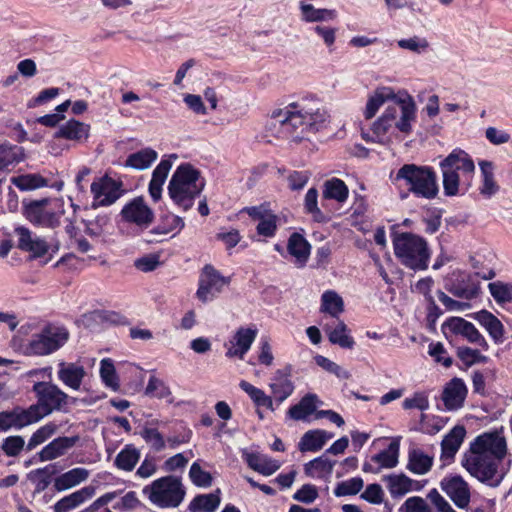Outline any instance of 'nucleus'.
Returning <instances> with one entry per match:
<instances>
[{"label":"nucleus","instance_id":"62","mask_svg":"<svg viewBox=\"0 0 512 512\" xmlns=\"http://www.w3.org/2000/svg\"><path fill=\"white\" fill-rule=\"evenodd\" d=\"M189 476L192 482L201 487H209L212 483V477L209 472L202 470L198 463H193L190 467Z\"/></svg>","mask_w":512,"mask_h":512},{"label":"nucleus","instance_id":"6","mask_svg":"<svg viewBox=\"0 0 512 512\" xmlns=\"http://www.w3.org/2000/svg\"><path fill=\"white\" fill-rule=\"evenodd\" d=\"M394 180L407 187V192L401 193V199H406L408 193L419 198L433 199L439 192L436 173L428 166L405 164L398 169Z\"/></svg>","mask_w":512,"mask_h":512},{"label":"nucleus","instance_id":"25","mask_svg":"<svg viewBox=\"0 0 512 512\" xmlns=\"http://www.w3.org/2000/svg\"><path fill=\"white\" fill-rule=\"evenodd\" d=\"M35 423L28 409L0 412V432L11 428L21 429Z\"/></svg>","mask_w":512,"mask_h":512},{"label":"nucleus","instance_id":"11","mask_svg":"<svg viewBox=\"0 0 512 512\" xmlns=\"http://www.w3.org/2000/svg\"><path fill=\"white\" fill-rule=\"evenodd\" d=\"M494 276L495 273L492 270L487 273L455 271L447 281L446 289L457 298L472 300L480 293V279L489 280Z\"/></svg>","mask_w":512,"mask_h":512},{"label":"nucleus","instance_id":"61","mask_svg":"<svg viewBox=\"0 0 512 512\" xmlns=\"http://www.w3.org/2000/svg\"><path fill=\"white\" fill-rule=\"evenodd\" d=\"M489 291L496 302L505 303L512 301V289L501 282H493L488 285Z\"/></svg>","mask_w":512,"mask_h":512},{"label":"nucleus","instance_id":"58","mask_svg":"<svg viewBox=\"0 0 512 512\" xmlns=\"http://www.w3.org/2000/svg\"><path fill=\"white\" fill-rule=\"evenodd\" d=\"M145 394L163 399L170 396L171 391L164 381L155 376H151L146 386Z\"/></svg>","mask_w":512,"mask_h":512},{"label":"nucleus","instance_id":"45","mask_svg":"<svg viewBox=\"0 0 512 512\" xmlns=\"http://www.w3.org/2000/svg\"><path fill=\"white\" fill-rule=\"evenodd\" d=\"M348 194V187L341 179L332 178L325 181L323 185V197L325 199H333L342 203L347 200Z\"/></svg>","mask_w":512,"mask_h":512},{"label":"nucleus","instance_id":"15","mask_svg":"<svg viewBox=\"0 0 512 512\" xmlns=\"http://www.w3.org/2000/svg\"><path fill=\"white\" fill-rule=\"evenodd\" d=\"M440 486L457 508H468L471 499L470 487L461 476L445 477Z\"/></svg>","mask_w":512,"mask_h":512},{"label":"nucleus","instance_id":"9","mask_svg":"<svg viewBox=\"0 0 512 512\" xmlns=\"http://www.w3.org/2000/svg\"><path fill=\"white\" fill-rule=\"evenodd\" d=\"M142 493L147 499L159 508L178 507L185 497V489L181 480L169 475L154 480L146 485Z\"/></svg>","mask_w":512,"mask_h":512},{"label":"nucleus","instance_id":"32","mask_svg":"<svg viewBox=\"0 0 512 512\" xmlns=\"http://www.w3.org/2000/svg\"><path fill=\"white\" fill-rule=\"evenodd\" d=\"M334 437V434L325 430H309L300 439L298 448L301 452H316L323 448L327 440Z\"/></svg>","mask_w":512,"mask_h":512},{"label":"nucleus","instance_id":"1","mask_svg":"<svg viewBox=\"0 0 512 512\" xmlns=\"http://www.w3.org/2000/svg\"><path fill=\"white\" fill-rule=\"evenodd\" d=\"M328 118L321 102L309 96L273 110L269 127L277 137L297 141L305 138L307 133L319 131Z\"/></svg>","mask_w":512,"mask_h":512},{"label":"nucleus","instance_id":"8","mask_svg":"<svg viewBox=\"0 0 512 512\" xmlns=\"http://www.w3.org/2000/svg\"><path fill=\"white\" fill-rule=\"evenodd\" d=\"M32 391L37 401L27 409L35 423L55 411H62L68 404V394L51 382H36Z\"/></svg>","mask_w":512,"mask_h":512},{"label":"nucleus","instance_id":"51","mask_svg":"<svg viewBox=\"0 0 512 512\" xmlns=\"http://www.w3.org/2000/svg\"><path fill=\"white\" fill-rule=\"evenodd\" d=\"M11 182L22 191L33 190L47 186V180L39 174H27L13 177Z\"/></svg>","mask_w":512,"mask_h":512},{"label":"nucleus","instance_id":"19","mask_svg":"<svg viewBox=\"0 0 512 512\" xmlns=\"http://www.w3.org/2000/svg\"><path fill=\"white\" fill-rule=\"evenodd\" d=\"M58 379L68 388L78 391L86 376L85 368L74 362H60L58 364Z\"/></svg>","mask_w":512,"mask_h":512},{"label":"nucleus","instance_id":"48","mask_svg":"<svg viewBox=\"0 0 512 512\" xmlns=\"http://www.w3.org/2000/svg\"><path fill=\"white\" fill-rule=\"evenodd\" d=\"M220 504V497L216 493L196 496L189 504V511L215 512Z\"/></svg>","mask_w":512,"mask_h":512},{"label":"nucleus","instance_id":"13","mask_svg":"<svg viewBox=\"0 0 512 512\" xmlns=\"http://www.w3.org/2000/svg\"><path fill=\"white\" fill-rule=\"evenodd\" d=\"M230 284V278L223 276L214 266L206 264L200 273L197 298L203 303L212 301Z\"/></svg>","mask_w":512,"mask_h":512},{"label":"nucleus","instance_id":"27","mask_svg":"<svg viewBox=\"0 0 512 512\" xmlns=\"http://www.w3.org/2000/svg\"><path fill=\"white\" fill-rule=\"evenodd\" d=\"M396 94L391 87H378L372 94L369 95L366 107L364 110V116L366 119L373 118L380 107L388 100H397Z\"/></svg>","mask_w":512,"mask_h":512},{"label":"nucleus","instance_id":"31","mask_svg":"<svg viewBox=\"0 0 512 512\" xmlns=\"http://www.w3.org/2000/svg\"><path fill=\"white\" fill-rule=\"evenodd\" d=\"M324 331L327 333L329 341L332 344H337L342 348L348 349H351L355 344L353 338L349 335L347 325L339 318L336 319L334 325L325 324Z\"/></svg>","mask_w":512,"mask_h":512},{"label":"nucleus","instance_id":"5","mask_svg":"<svg viewBox=\"0 0 512 512\" xmlns=\"http://www.w3.org/2000/svg\"><path fill=\"white\" fill-rule=\"evenodd\" d=\"M204 186L200 172L190 164H182L177 167L169 181L168 194L179 208L187 211L194 205V199Z\"/></svg>","mask_w":512,"mask_h":512},{"label":"nucleus","instance_id":"47","mask_svg":"<svg viewBox=\"0 0 512 512\" xmlns=\"http://www.w3.org/2000/svg\"><path fill=\"white\" fill-rule=\"evenodd\" d=\"M239 387L249 395L251 400L258 407H265L270 411L275 410L273 398L271 396L266 395V393L263 390L255 387L254 385L245 380H242L239 383Z\"/></svg>","mask_w":512,"mask_h":512},{"label":"nucleus","instance_id":"46","mask_svg":"<svg viewBox=\"0 0 512 512\" xmlns=\"http://www.w3.org/2000/svg\"><path fill=\"white\" fill-rule=\"evenodd\" d=\"M384 481L392 497L403 496L413 489L414 481L404 474L385 476Z\"/></svg>","mask_w":512,"mask_h":512},{"label":"nucleus","instance_id":"28","mask_svg":"<svg viewBox=\"0 0 512 512\" xmlns=\"http://www.w3.org/2000/svg\"><path fill=\"white\" fill-rule=\"evenodd\" d=\"M310 244L303 235L294 232L290 235L287 244L288 253L295 258V264L303 267L310 255Z\"/></svg>","mask_w":512,"mask_h":512},{"label":"nucleus","instance_id":"14","mask_svg":"<svg viewBox=\"0 0 512 512\" xmlns=\"http://www.w3.org/2000/svg\"><path fill=\"white\" fill-rule=\"evenodd\" d=\"M121 217L123 221L144 230L153 223L154 212L142 197H136L124 205Z\"/></svg>","mask_w":512,"mask_h":512},{"label":"nucleus","instance_id":"22","mask_svg":"<svg viewBox=\"0 0 512 512\" xmlns=\"http://www.w3.org/2000/svg\"><path fill=\"white\" fill-rule=\"evenodd\" d=\"M467 395L465 383L460 378H453L445 386L442 400L447 410H457L464 404Z\"/></svg>","mask_w":512,"mask_h":512},{"label":"nucleus","instance_id":"7","mask_svg":"<svg viewBox=\"0 0 512 512\" xmlns=\"http://www.w3.org/2000/svg\"><path fill=\"white\" fill-rule=\"evenodd\" d=\"M393 247L396 258L405 267L414 271L428 268L431 252L424 238L403 232L394 237Z\"/></svg>","mask_w":512,"mask_h":512},{"label":"nucleus","instance_id":"30","mask_svg":"<svg viewBox=\"0 0 512 512\" xmlns=\"http://www.w3.org/2000/svg\"><path fill=\"white\" fill-rule=\"evenodd\" d=\"M319 399L316 394H306L301 400L291 406L287 412L288 416L296 421H306L309 416L317 410Z\"/></svg>","mask_w":512,"mask_h":512},{"label":"nucleus","instance_id":"36","mask_svg":"<svg viewBox=\"0 0 512 512\" xmlns=\"http://www.w3.org/2000/svg\"><path fill=\"white\" fill-rule=\"evenodd\" d=\"M433 457L419 448H412L408 453L407 469L414 474L424 475L431 470Z\"/></svg>","mask_w":512,"mask_h":512},{"label":"nucleus","instance_id":"24","mask_svg":"<svg viewBox=\"0 0 512 512\" xmlns=\"http://www.w3.org/2000/svg\"><path fill=\"white\" fill-rule=\"evenodd\" d=\"M466 435L463 426H455L444 436L441 442V459L444 461L452 460L461 447Z\"/></svg>","mask_w":512,"mask_h":512},{"label":"nucleus","instance_id":"39","mask_svg":"<svg viewBox=\"0 0 512 512\" xmlns=\"http://www.w3.org/2000/svg\"><path fill=\"white\" fill-rule=\"evenodd\" d=\"M24 157L22 147L8 143L0 144V173L8 171L10 166L23 161Z\"/></svg>","mask_w":512,"mask_h":512},{"label":"nucleus","instance_id":"17","mask_svg":"<svg viewBox=\"0 0 512 512\" xmlns=\"http://www.w3.org/2000/svg\"><path fill=\"white\" fill-rule=\"evenodd\" d=\"M444 327L449 329L453 334L462 336L468 342L481 347L485 351L489 348L487 341L474 324L463 318L451 317L444 323Z\"/></svg>","mask_w":512,"mask_h":512},{"label":"nucleus","instance_id":"57","mask_svg":"<svg viewBox=\"0 0 512 512\" xmlns=\"http://www.w3.org/2000/svg\"><path fill=\"white\" fill-rule=\"evenodd\" d=\"M25 447V440L22 436L14 435L5 438L1 449L8 457H17Z\"/></svg>","mask_w":512,"mask_h":512},{"label":"nucleus","instance_id":"54","mask_svg":"<svg viewBox=\"0 0 512 512\" xmlns=\"http://www.w3.org/2000/svg\"><path fill=\"white\" fill-rule=\"evenodd\" d=\"M100 376L107 387H110L113 391L119 389L116 370L110 359H103L101 361Z\"/></svg>","mask_w":512,"mask_h":512},{"label":"nucleus","instance_id":"60","mask_svg":"<svg viewBox=\"0 0 512 512\" xmlns=\"http://www.w3.org/2000/svg\"><path fill=\"white\" fill-rule=\"evenodd\" d=\"M141 436L154 451L160 452L165 448V440L157 429L144 428L141 432Z\"/></svg>","mask_w":512,"mask_h":512},{"label":"nucleus","instance_id":"34","mask_svg":"<svg viewBox=\"0 0 512 512\" xmlns=\"http://www.w3.org/2000/svg\"><path fill=\"white\" fill-rule=\"evenodd\" d=\"M246 462L251 469L264 476L274 474L281 467L278 460L259 453L247 454Z\"/></svg>","mask_w":512,"mask_h":512},{"label":"nucleus","instance_id":"21","mask_svg":"<svg viewBox=\"0 0 512 512\" xmlns=\"http://www.w3.org/2000/svg\"><path fill=\"white\" fill-rule=\"evenodd\" d=\"M79 441V436H63L52 440L37 455L41 462L51 461L64 456Z\"/></svg>","mask_w":512,"mask_h":512},{"label":"nucleus","instance_id":"52","mask_svg":"<svg viewBox=\"0 0 512 512\" xmlns=\"http://www.w3.org/2000/svg\"><path fill=\"white\" fill-rule=\"evenodd\" d=\"M57 431V425L50 422L38 428L30 437L26 449L32 451L37 446L52 437Z\"/></svg>","mask_w":512,"mask_h":512},{"label":"nucleus","instance_id":"16","mask_svg":"<svg viewBox=\"0 0 512 512\" xmlns=\"http://www.w3.org/2000/svg\"><path fill=\"white\" fill-rule=\"evenodd\" d=\"M121 187V182L104 176L91 184V193L98 205L108 206L120 198L122 193Z\"/></svg>","mask_w":512,"mask_h":512},{"label":"nucleus","instance_id":"10","mask_svg":"<svg viewBox=\"0 0 512 512\" xmlns=\"http://www.w3.org/2000/svg\"><path fill=\"white\" fill-rule=\"evenodd\" d=\"M69 338L65 327L46 325L40 332L34 333L27 345L25 354L29 356H46L60 349Z\"/></svg>","mask_w":512,"mask_h":512},{"label":"nucleus","instance_id":"2","mask_svg":"<svg viewBox=\"0 0 512 512\" xmlns=\"http://www.w3.org/2000/svg\"><path fill=\"white\" fill-rule=\"evenodd\" d=\"M506 453V440L500 432L483 433L470 444L469 451L462 459V465L480 482L498 487L504 478L498 467Z\"/></svg>","mask_w":512,"mask_h":512},{"label":"nucleus","instance_id":"55","mask_svg":"<svg viewBox=\"0 0 512 512\" xmlns=\"http://www.w3.org/2000/svg\"><path fill=\"white\" fill-rule=\"evenodd\" d=\"M458 358L466 365L472 366L476 363H486L488 357L481 354L478 349L462 346L457 348Z\"/></svg>","mask_w":512,"mask_h":512},{"label":"nucleus","instance_id":"33","mask_svg":"<svg viewBox=\"0 0 512 512\" xmlns=\"http://www.w3.org/2000/svg\"><path fill=\"white\" fill-rule=\"evenodd\" d=\"M300 18L307 23L324 22L337 18V12L333 9L316 8L305 1L299 3Z\"/></svg>","mask_w":512,"mask_h":512},{"label":"nucleus","instance_id":"20","mask_svg":"<svg viewBox=\"0 0 512 512\" xmlns=\"http://www.w3.org/2000/svg\"><path fill=\"white\" fill-rule=\"evenodd\" d=\"M184 225L183 219L179 216L173 214L163 215L160 218L159 224L148 232L145 241L147 243L161 242L170 232L174 230L180 231Z\"/></svg>","mask_w":512,"mask_h":512},{"label":"nucleus","instance_id":"35","mask_svg":"<svg viewBox=\"0 0 512 512\" xmlns=\"http://www.w3.org/2000/svg\"><path fill=\"white\" fill-rule=\"evenodd\" d=\"M94 495V488L84 487L72 494L63 497L54 505V512H69Z\"/></svg>","mask_w":512,"mask_h":512},{"label":"nucleus","instance_id":"59","mask_svg":"<svg viewBox=\"0 0 512 512\" xmlns=\"http://www.w3.org/2000/svg\"><path fill=\"white\" fill-rule=\"evenodd\" d=\"M315 362L318 366H320L325 371L336 375L340 379H348L350 374L348 371L344 370L337 363L331 361L325 356L317 355L315 357Z\"/></svg>","mask_w":512,"mask_h":512},{"label":"nucleus","instance_id":"23","mask_svg":"<svg viewBox=\"0 0 512 512\" xmlns=\"http://www.w3.org/2000/svg\"><path fill=\"white\" fill-rule=\"evenodd\" d=\"M257 332L256 328H239L234 335L233 346L226 352V357L244 359L245 354L256 339Z\"/></svg>","mask_w":512,"mask_h":512},{"label":"nucleus","instance_id":"37","mask_svg":"<svg viewBox=\"0 0 512 512\" xmlns=\"http://www.w3.org/2000/svg\"><path fill=\"white\" fill-rule=\"evenodd\" d=\"M477 320L487 330L496 344L503 342L504 326L495 315L483 310L477 314Z\"/></svg>","mask_w":512,"mask_h":512},{"label":"nucleus","instance_id":"3","mask_svg":"<svg viewBox=\"0 0 512 512\" xmlns=\"http://www.w3.org/2000/svg\"><path fill=\"white\" fill-rule=\"evenodd\" d=\"M416 111L415 101L410 95L399 97L396 105L388 106L382 116L373 123V141L382 143L392 127L409 134L412 131V124L416 121Z\"/></svg>","mask_w":512,"mask_h":512},{"label":"nucleus","instance_id":"40","mask_svg":"<svg viewBox=\"0 0 512 512\" xmlns=\"http://www.w3.org/2000/svg\"><path fill=\"white\" fill-rule=\"evenodd\" d=\"M335 461L325 455L315 458L304 465V472L312 478H327L332 474Z\"/></svg>","mask_w":512,"mask_h":512},{"label":"nucleus","instance_id":"42","mask_svg":"<svg viewBox=\"0 0 512 512\" xmlns=\"http://www.w3.org/2000/svg\"><path fill=\"white\" fill-rule=\"evenodd\" d=\"M89 476V471L85 468H73L55 480V488L58 491L67 490L81 482L85 481Z\"/></svg>","mask_w":512,"mask_h":512},{"label":"nucleus","instance_id":"63","mask_svg":"<svg viewBox=\"0 0 512 512\" xmlns=\"http://www.w3.org/2000/svg\"><path fill=\"white\" fill-rule=\"evenodd\" d=\"M277 220V216L271 212L269 215L259 221L256 228L257 233L261 236L273 237L277 230Z\"/></svg>","mask_w":512,"mask_h":512},{"label":"nucleus","instance_id":"4","mask_svg":"<svg viewBox=\"0 0 512 512\" xmlns=\"http://www.w3.org/2000/svg\"><path fill=\"white\" fill-rule=\"evenodd\" d=\"M440 168L445 195H457L461 184L465 185L467 189L471 186L475 165L464 150H453L440 162Z\"/></svg>","mask_w":512,"mask_h":512},{"label":"nucleus","instance_id":"49","mask_svg":"<svg viewBox=\"0 0 512 512\" xmlns=\"http://www.w3.org/2000/svg\"><path fill=\"white\" fill-rule=\"evenodd\" d=\"M399 444L391 442L387 449L372 456L371 460L382 468H394L398 464Z\"/></svg>","mask_w":512,"mask_h":512},{"label":"nucleus","instance_id":"41","mask_svg":"<svg viewBox=\"0 0 512 512\" xmlns=\"http://www.w3.org/2000/svg\"><path fill=\"white\" fill-rule=\"evenodd\" d=\"M320 311L329 314L332 318L338 319L344 311L342 297L333 290L325 291L321 296Z\"/></svg>","mask_w":512,"mask_h":512},{"label":"nucleus","instance_id":"29","mask_svg":"<svg viewBox=\"0 0 512 512\" xmlns=\"http://www.w3.org/2000/svg\"><path fill=\"white\" fill-rule=\"evenodd\" d=\"M172 168L171 159H162L152 173V179L149 183V194L153 201L160 200L162 195V186Z\"/></svg>","mask_w":512,"mask_h":512},{"label":"nucleus","instance_id":"18","mask_svg":"<svg viewBox=\"0 0 512 512\" xmlns=\"http://www.w3.org/2000/svg\"><path fill=\"white\" fill-rule=\"evenodd\" d=\"M291 375L292 367L290 365L275 372L269 384L274 399L273 402L281 404L293 394L295 386L291 380Z\"/></svg>","mask_w":512,"mask_h":512},{"label":"nucleus","instance_id":"56","mask_svg":"<svg viewBox=\"0 0 512 512\" xmlns=\"http://www.w3.org/2000/svg\"><path fill=\"white\" fill-rule=\"evenodd\" d=\"M364 482L360 477H354L349 480L340 482L335 490L334 494L337 497L347 496V495H355L361 491L363 488Z\"/></svg>","mask_w":512,"mask_h":512},{"label":"nucleus","instance_id":"38","mask_svg":"<svg viewBox=\"0 0 512 512\" xmlns=\"http://www.w3.org/2000/svg\"><path fill=\"white\" fill-rule=\"evenodd\" d=\"M88 135L89 125L74 119H71L60 126L59 130L56 132V137L74 141L86 140Z\"/></svg>","mask_w":512,"mask_h":512},{"label":"nucleus","instance_id":"26","mask_svg":"<svg viewBox=\"0 0 512 512\" xmlns=\"http://www.w3.org/2000/svg\"><path fill=\"white\" fill-rule=\"evenodd\" d=\"M481 172V184L479 186V193L486 199L495 196L500 186L495 180L494 165L491 161L482 160L479 162Z\"/></svg>","mask_w":512,"mask_h":512},{"label":"nucleus","instance_id":"43","mask_svg":"<svg viewBox=\"0 0 512 512\" xmlns=\"http://www.w3.org/2000/svg\"><path fill=\"white\" fill-rule=\"evenodd\" d=\"M158 154L151 148H145L130 154L125 162V166L136 170H145L157 159Z\"/></svg>","mask_w":512,"mask_h":512},{"label":"nucleus","instance_id":"44","mask_svg":"<svg viewBox=\"0 0 512 512\" xmlns=\"http://www.w3.org/2000/svg\"><path fill=\"white\" fill-rule=\"evenodd\" d=\"M140 459V451L132 444H127L117 454L114 464L123 471H132Z\"/></svg>","mask_w":512,"mask_h":512},{"label":"nucleus","instance_id":"64","mask_svg":"<svg viewBox=\"0 0 512 512\" xmlns=\"http://www.w3.org/2000/svg\"><path fill=\"white\" fill-rule=\"evenodd\" d=\"M403 509L405 512H432L426 501L418 496L408 498L401 507Z\"/></svg>","mask_w":512,"mask_h":512},{"label":"nucleus","instance_id":"53","mask_svg":"<svg viewBox=\"0 0 512 512\" xmlns=\"http://www.w3.org/2000/svg\"><path fill=\"white\" fill-rule=\"evenodd\" d=\"M304 210L310 214L316 222H324L325 216L318 207V191L316 188H310L304 198Z\"/></svg>","mask_w":512,"mask_h":512},{"label":"nucleus","instance_id":"12","mask_svg":"<svg viewBox=\"0 0 512 512\" xmlns=\"http://www.w3.org/2000/svg\"><path fill=\"white\" fill-rule=\"evenodd\" d=\"M48 203L49 200L46 198L24 203L25 217L31 223L42 227L55 228L59 226L60 216L64 213L63 203L56 201L53 209L46 207Z\"/></svg>","mask_w":512,"mask_h":512},{"label":"nucleus","instance_id":"50","mask_svg":"<svg viewBox=\"0 0 512 512\" xmlns=\"http://www.w3.org/2000/svg\"><path fill=\"white\" fill-rule=\"evenodd\" d=\"M56 473L54 464L44 468H38L28 474V479L36 485L38 491L46 489L51 483L52 476Z\"/></svg>","mask_w":512,"mask_h":512}]
</instances>
